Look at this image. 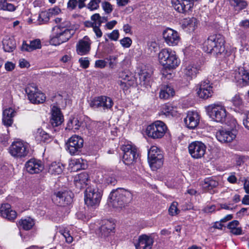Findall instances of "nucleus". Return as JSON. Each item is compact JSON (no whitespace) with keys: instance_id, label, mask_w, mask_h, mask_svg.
<instances>
[{"instance_id":"obj_1","label":"nucleus","mask_w":249,"mask_h":249,"mask_svg":"<svg viewBox=\"0 0 249 249\" xmlns=\"http://www.w3.org/2000/svg\"><path fill=\"white\" fill-rule=\"evenodd\" d=\"M225 38L220 34H213L209 36L203 44V50L215 56L221 54L225 50Z\"/></svg>"},{"instance_id":"obj_2","label":"nucleus","mask_w":249,"mask_h":249,"mask_svg":"<svg viewBox=\"0 0 249 249\" xmlns=\"http://www.w3.org/2000/svg\"><path fill=\"white\" fill-rule=\"evenodd\" d=\"M109 198L111 200L113 207L122 209L127 206L131 202L133 195L127 190L118 188L110 193Z\"/></svg>"},{"instance_id":"obj_3","label":"nucleus","mask_w":249,"mask_h":249,"mask_svg":"<svg viewBox=\"0 0 249 249\" xmlns=\"http://www.w3.org/2000/svg\"><path fill=\"white\" fill-rule=\"evenodd\" d=\"M160 63L166 69H176L180 63V60L176 52L170 49H162L159 53Z\"/></svg>"},{"instance_id":"obj_4","label":"nucleus","mask_w":249,"mask_h":249,"mask_svg":"<svg viewBox=\"0 0 249 249\" xmlns=\"http://www.w3.org/2000/svg\"><path fill=\"white\" fill-rule=\"evenodd\" d=\"M208 115L214 121L224 123L227 117L225 107L220 103L211 104L206 107Z\"/></svg>"},{"instance_id":"obj_5","label":"nucleus","mask_w":249,"mask_h":249,"mask_svg":"<svg viewBox=\"0 0 249 249\" xmlns=\"http://www.w3.org/2000/svg\"><path fill=\"white\" fill-rule=\"evenodd\" d=\"M102 196V191L97 187H88L85 191L84 200L85 204L93 208L99 206Z\"/></svg>"},{"instance_id":"obj_6","label":"nucleus","mask_w":249,"mask_h":249,"mask_svg":"<svg viewBox=\"0 0 249 249\" xmlns=\"http://www.w3.org/2000/svg\"><path fill=\"white\" fill-rule=\"evenodd\" d=\"M167 129V126L163 122L157 121L147 126L145 133L150 138L160 139L164 136Z\"/></svg>"},{"instance_id":"obj_7","label":"nucleus","mask_w":249,"mask_h":249,"mask_svg":"<svg viewBox=\"0 0 249 249\" xmlns=\"http://www.w3.org/2000/svg\"><path fill=\"white\" fill-rule=\"evenodd\" d=\"M148 160L153 170H156L162 166L163 156L161 150L156 146H152L148 151Z\"/></svg>"},{"instance_id":"obj_8","label":"nucleus","mask_w":249,"mask_h":249,"mask_svg":"<svg viewBox=\"0 0 249 249\" xmlns=\"http://www.w3.org/2000/svg\"><path fill=\"white\" fill-rule=\"evenodd\" d=\"M121 150L123 151V160L124 163L129 165L133 164L139 157L137 148L131 143H127L121 146Z\"/></svg>"},{"instance_id":"obj_9","label":"nucleus","mask_w":249,"mask_h":249,"mask_svg":"<svg viewBox=\"0 0 249 249\" xmlns=\"http://www.w3.org/2000/svg\"><path fill=\"white\" fill-rule=\"evenodd\" d=\"M75 31H67L52 29L50 42L54 46L59 45L68 41L74 34Z\"/></svg>"},{"instance_id":"obj_10","label":"nucleus","mask_w":249,"mask_h":249,"mask_svg":"<svg viewBox=\"0 0 249 249\" xmlns=\"http://www.w3.org/2000/svg\"><path fill=\"white\" fill-rule=\"evenodd\" d=\"M25 92L29 100L33 104H41L46 100L45 94L38 89L35 84H28L25 88Z\"/></svg>"},{"instance_id":"obj_11","label":"nucleus","mask_w":249,"mask_h":249,"mask_svg":"<svg viewBox=\"0 0 249 249\" xmlns=\"http://www.w3.org/2000/svg\"><path fill=\"white\" fill-rule=\"evenodd\" d=\"M114 104L111 98L106 96L95 97L90 100L89 106L93 109H99L105 111L110 109Z\"/></svg>"},{"instance_id":"obj_12","label":"nucleus","mask_w":249,"mask_h":249,"mask_svg":"<svg viewBox=\"0 0 249 249\" xmlns=\"http://www.w3.org/2000/svg\"><path fill=\"white\" fill-rule=\"evenodd\" d=\"M10 154L15 158L26 157L28 153V145L23 141H17L12 142L9 148Z\"/></svg>"},{"instance_id":"obj_13","label":"nucleus","mask_w":249,"mask_h":249,"mask_svg":"<svg viewBox=\"0 0 249 249\" xmlns=\"http://www.w3.org/2000/svg\"><path fill=\"white\" fill-rule=\"evenodd\" d=\"M188 150L191 157L195 159L202 158L206 150V146L204 143L200 141L192 142L188 146Z\"/></svg>"},{"instance_id":"obj_14","label":"nucleus","mask_w":249,"mask_h":249,"mask_svg":"<svg viewBox=\"0 0 249 249\" xmlns=\"http://www.w3.org/2000/svg\"><path fill=\"white\" fill-rule=\"evenodd\" d=\"M83 139L76 135L71 136L66 142L67 150L71 155H77L83 146Z\"/></svg>"},{"instance_id":"obj_15","label":"nucleus","mask_w":249,"mask_h":249,"mask_svg":"<svg viewBox=\"0 0 249 249\" xmlns=\"http://www.w3.org/2000/svg\"><path fill=\"white\" fill-rule=\"evenodd\" d=\"M233 80L240 87H244L249 84V71L243 67L236 69L232 74Z\"/></svg>"},{"instance_id":"obj_16","label":"nucleus","mask_w":249,"mask_h":249,"mask_svg":"<svg viewBox=\"0 0 249 249\" xmlns=\"http://www.w3.org/2000/svg\"><path fill=\"white\" fill-rule=\"evenodd\" d=\"M208 80L201 81L196 87V91L199 98L206 99L213 94V87Z\"/></svg>"},{"instance_id":"obj_17","label":"nucleus","mask_w":249,"mask_h":249,"mask_svg":"<svg viewBox=\"0 0 249 249\" xmlns=\"http://www.w3.org/2000/svg\"><path fill=\"white\" fill-rule=\"evenodd\" d=\"M172 3L176 11L184 14L191 12L194 6L192 0H172Z\"/></svg>"},{"instance_id":"obj_18","label":"nucleus","mask_w":249,"mask_h":249,"mask_svg":"<svg viewBox=\"0 0 249 249\" xmlns=\"http://www.w3.org/2000/svg\"><path fill=\"white\" fill-rule=\"evenodd\" d=\"M73 194L68 191L54 193L52 199L57 205L65 206L72 201Z\"/></svg>"},{"instance_id":"obj_19","label":"nucleus","mask_w":249,"mask_h":249,"mask_svg":"<svg viewBox=\"0 0 249 249\" xmlns=\"http://www.w3.org/2000/svg\"><path fill=\"white\" fill-rule=\"evenodd\" d=\"M162 35L165 42L170 46L177 45L180 39L178 33L171 28L166 29Z\"/></svg>"},{"instance_id":"obj_20","label":"nucleus","mask_w":249,"mask_h":249,"mask_svg":"<svg viewBox=\"0 0 249 249\" xmlns=\"http://www.w3.org/2000/svg\"><path fill=\"white\" fill-rule=\"evenodd\" d=\"M26 171L30 174H38L44 169L42 162L36 159H31L25 165Z\"/></svg>"},{"instance_id":"obj_21","label":"nucleus","mask_w":249,"mask_h":249,"mask_svg":"<svg viewBox=\"0 0 249 249\" xmlns=\"http://www.w3.org/2000/svg\"><path fill=\"white\" fill-rule=\"evenodd\" d=\"M91 41L89 38L85 36L83 39H80L76 46V53L80 55H86L90 50Z\"/></svg>"},{"instance_id":"obj_22","label":"nucleus","mask_w":249,"mask_h":249,"mask_svg":"<svg viewBox=\"0 0 249 249\" xmlns=\"http://www.w3.org/2000/svg\"><path fill=\"white\" fill-rule=\"evenodd\" d=\"M200 116L196 111H188L184 122L186 127L189 129L195 128L199 124Z\"/></svg>"},{"instance_id":"obj_23","label":"nucleus","mask_w":249,"mask_h":249,"mask_svg":"<svg viewBox=\"0 0 249 249\" xmlns=\"http://www.w3.org/2000/svg\"><path fill=\"white\" fill-rule=\"evenodd\" d=\"M51 114L50 123L53 126H58L63 122L64 117L59 107L53 105L52 107Z\"/></svg>"},{"instance_id":"obj_24","label":"nucleus","mask_w":249,"mask_h":249,"mask_svg":"<svg viewBox=\"0 0 249 249\" xmlns=\"http://www.w3.org/2000/svg\"><path fill=\"white\" fill-rule=\"evenodd\" d=\"M153 242V239L150 236L142 234L139 237L135 246L136 249H151Z\"/></svg>"},{"instance_id":"obj_25","label":"nucleus","mask_w":249,"mask_h":249,"mask_svg":"<svg viewBox=\"0 0 249 249\" xmlns=\"http://www.w3.org/2000/svg\"><path fill=\"white\" fill-rule=\"evenodd\" d=\"M216 137L217 140L222 143H229L235 138L236 134L233 131L221 129L216 133Z\"/></svg>"},{"instance_id":"obj_26","label":"nucleus","mask_w":249,"mask_h":249,"mask_svg":"<svg viewBox=\"0 0 249 249\" xmlns=\"http://www.w3.org/2000/svg\"><path fill=\"white\" fill-rule=\"evenodd\" d=\"M119 77L122 78L123 81H118V84L123 89H126L134 84L135 78L129 73L122 71L119 73Z\"/></svg>"},{"instance_id":"obj_27","label":"nucleus","mask_w":249,"mask_h":249,"mask_svg":"<svg viewBox=\"0 0 249 249\" xmlns=\"http://www.w3.org/2000/svg\"><path fill=\"white\" fill-rule=\"evenodd\" d=\"M115 227V224L113 221L109 220H103L100 228L101 235L105 237L113 233Z\"/></svg>"},{"instance_id":"obj_28","label":"nucleus","mask_w":249,"mask_h":249,"mask_svg":"<svg viewBox=\"0 0 249 249\" xmlns=\"http://www.w3.org/2000/svg\"><path fill=\"white\" fill-rule=\"evenodd\" d=\"M0 214L3 217L9 220H13L17 217V213L11 209L8 203L2 204L0 207Z\"/></svg>"},{"instance_id":"obj_29","label":"nucleus","mask_w":249,"mask_h":249,"mask_svg":"<svg viewBox=\"0 0 249 249\" xmlns=\"http://www.w3.org/2000/svg\"><path fill=\"white\" fill-rule=\"evenodd\" d=\"M199 68L195 64H189L183 69V76L187 80H191L196 76Z\"/></svg>"},{"instance_id":"obj_30","label":"nucleus","mask_w":249,"mask_h":249,"mask_svg":"<svg viewBox=\"0 0 249 249\" xmlns=\"http://www.w3.org/2000/svg\"><path fill=\"white\" fill-rule=\"evenodd\" d=\"M89 176L87 173L83 172L74 177V183L75 187L81 190L88 184Z\"/></svg>"},{"instance_id":"obj_31","label":"nucleus","mask_w":249,"mask_h":249,"mask_svg":"<svg viewBox=\"0 0 249 249\" xmlns=\"http://www.w3.org/2000/svg\"><path fill=\"white\" fill-rule=\"evenodd\" d=\"M55 22L57 25L53 27V29L60 30H67V31H74L71 22L67 19H63L62 18H56L54 19Z\"/></svg>"},{"instance_id":"obj_32","label":"nucleus","mask_w":249,"mask_h":249,"mask_svg":"<svg viewBox=\"0 0 249 249\" xmlns=\"http://www.w3.org/2000/svg\"><path fill=\"white\" fill-rule=\"evenodd\" d=\"M29 44L27 43L25 41L22 43L21 50L27 52H32L41 48V41L39 39H35L30 40Z\"/></svg>"},{"instance_id":"obj_33","label":"nucleus","mask_w":249,"mask_h":249,"mask_svg":"<svg viewBox=\"0 0 249 249\" xmlns=\"http://www.w3.org/2000/svg\"><path fill=\"white\" fill-rule=\"evenodd\" d=\"M219 185L218 181L213 178H208L204 179L201 183V185L203 189L210 192L212 193V191L214 188L217 187Z\"/></svg>"},{"instance_id":"obj_34","label":"nucleus","mask_w":249,"mask_h":249,"mask_svg":"<svg viewBox=\"0 0 249 249\" xmlns=\"http://www.w3.org/2000/svg\"><path fill=\"white\" fill-rule=\"evenodd\" d=\"M198 21L196 18H186L184 19L182 26L189 32H194L197 27Z\"/></svg>"},{"instance_id":"obj_35","label":"nucleus","mask_w":249,"mask_h":249,"mask_svg":"<svg viewBox=\"0 0 249 249\" xmlns=\"http://www.w3.org/2000/svg\"><path fill=\"white\" fill-rule=\"evenodd\" d=\"M2 45L4 51L8 53L12 52L16 47L15 40L7 36L3 38Z\"/></svg>"},{"instance_id":"obj_36","label":"nucleus","mask_w":249,"mask_h":249,"mask_svg":"<svg viewBox=\"0 0 249 249\" xmlns=\"http://www.w3.org/2000/svg\"><path fill=\"white\" fill-rule=\"evenodd\" d=\"M140 84L145 88L150 86L151 73L146 70H142L139 73Z\"/></svg>"},{"instance_id":"obj_37","label":"nucleus","mask_w":249,"mask_h":249,"mask_svg":"<svg viewBox=\"0 0 249 249\" xmlns=\"http://www.w3.org/2000/svg\"><path fill=\"white\" fill-rule=\"evenodd\" d=\"M34 135L36 140L37 142H48L51 140V137L49 134L46 133L41 128H38L34 132Z\"/></svg>"},{"instance_id":"obj_38","label":"nucleus","mask_w":249,"mask_h":249,"mask_svg":"<svg viewBox=\"0 0 249 249\" xmlns=\"http://www.w3.org/2000/svg\"><path fill=\"white\" fill-rule=\"evenodd\" d=\"M229 4L236 11H241L245 9L248 3L245 0H227Z\"/></svg>"},{"instance_id":"obj_39","label":"nucleus","mask_w":249,"mask_h":249,"mask_svg":"<svg viewBox=\"0 0 249 249\" xmlns=\"http://www.w3.org/2000/svg\"><path fill=\"white\" fill-rule=\"evenodd\" d=\"M174 89L169 85L163 86L160 93V97L161 99H167L174 95Z\"/></svg>"},{"instance_id":"obj_40","label":"nucleus","mask_w":249,"mask_h":249,"mask_svg":"<svg viewBox=\"0 0 249 249\" xmlns=\"http://www.w3.org/2000/svg\"><path fill=\"white\" fill-rule=\"evenodd\" d=\"M82 124V122H80L77 117H71L67 123L66 129L69 130H73L75 132L79 129Z\"/></svg>"},{"instance_id":"obj_41","label":"nucleus","mask_w":249,"mask_h":249,"mask_svg":"<svg viewBox=\"0 0 249 249\" xmlns=\"http://www.w3.org/2000/svg\"><path fill=\"white\" fill-rule=\"evenodd\" d=\"M63 168L62 163L53 162L49 166L48 172L52 175H59L62 172Z\"/></svg>"},{"instance_id":"obj_42","label":"nucleus","mask_w":249,"mask_h":249,"mask_svg":"<svg viewBox=\"0 0 249 249\" xmlns=\"http://www.w3.org/2000/svg\"><path fill=\"white\" fill-rule=\"evenodd\" d=\"M35 223L33 219L27 217L24 219H21L19 221V225L25 230H29L34 225Z\"/></svg>"},{"instance_id":"obj_43","label":"nucleus","mask_w":249,"mask_h":249,"mask_svg":"<svg viewBox=\"0 0 249 249\" xmlns=\"http://www.w3.org/2000/svg\"><path fill=\"white\" fill-rule=\"evenodd\" d=\"M117 182L114 176L112 174H105L103 176V178L101 180V183L105 185H114Z\"/></svg>"},{"instance_id":"obj_44","label":"nucleus","mask_w":249,"mask_h":249,"mask_svg":"<svg viewBox=\"0 0 249 249\" xmlns=\"http://www.w3.org/2000/svg\"><path fill=\"white\" fill-rule=\"evenodd\" d=\"M0 7L3 10L9 11H14L16 9V7L13 4L8 3L6 0H0Z\"/></svg>"},{"instance_id":"obj_45","label":"nucleus","mask_w":249,"mask_h":249,"mask_svg":"<svg viewBox=\"0 0 249 249\" xmlns=\"http://www.w3.org/2000/svg\"><path fill=\"white\" fill-rule=\"evenodd\" d=\"M161 112L166 116H173L175 115L174 108L170 105L165 104L162 107Z\"/></svg>"},{"instance_id":"obj_46","label":"nucleus","mask_w":249,"mask_h":249,"mask_svg":"<svg viewBox=\"0 0 249 249\" xmlns=\"http://www.w3.org/2000/svg\"><path fill=\"white\" fill-rule=\"evenodd\" d=\"M50 17L49 12H41L38 17V21L39 24L47 22L49 20Z\"/></svg>"},{"instance_id":"obj_47","label":"nucleus","mask_w":249,"mask_h":249,"mask_svg":"<svg viewBox=\"0 0 249 249\" xmlns=\"http://www.w3.org/2000/svg\"><path fill=\"white\" fill-rule=\"evenodd\" d=\"M101 16L99 14L96 13L91 17V20L93 21L92 22H89L90 26H101V22L100 19Z\"/></svg>"},{"instance_id":"obj_48","label":"nucleus","mask_w":249,"mask_h":249,"mask_svg":"<svg viewBox=\"0 0 249 249\" xmlns=\"http://www.w3.org/2000/svg\"><path fill=\"white\" fill-rule=\"evenodd\" d=\"M101 2V0H91L88 3L87 7L90 11L96 10L99 8V4Z\"/></svg>"},{"instance_id":"obj_49","label":"nucleus","mask_w":249,"mask_h":249,"mask_svg":"<svg viewBox=\"0 0 249 249\" xmlns=\"http://www.w3.org/2000/svg\"><path fill=\"white\" fill-rule=\"evenodd\" d=\"M178 203L177 202H173L170 205L168 211L169 214L172 215H176L178 213L179 210L178 208Z\"/></svg>"},{"instance_id":"obj_50","label":"nucleus","mask_w":249,"mask_h":249,"mask_svg":"<svg viewBox=\"0 0 249 249\" xmlns=\"http://www.w3.org/2000/svg\"><path fill=\"white\" fill-rule=\"evenodd\" d=\"M60 232L65 238L66 242L68 243H71L73 241V237L70 233L69 231L64 229L61 230Z\"/></svg>"},{"instance_id":"obj_51","label":"nucleus","mask_w":249,"mask_h":249,"mask_svg":"<svg viewBox=\"0 0 249 249\" xmlns=\"http://www.w3.org/2000/svg\"><path fill=\"white\" fill-rule=\"evenodd\" d=\"M102 8L107 14H109L112 12L113 8L112 5L107 1H104L102 3Z\"/></svg>"},{"instance_id":"obj_52","label":"nucleus","mask_w":249,"mask_h":249,"mask_svg":"<svg viewBox=\"0 0 249 249\" xmlns=\"http://www.w3.org/2000/svg\"><path fill=\"white\" fill-rule=\"evenodd\" d=\"M16 112L14 109L9 107L5 109L3 113V116L13 118L15 116Z\"/></svg>"},{"instance_id":"obj_53","label":"nucleus","mask_w":249,"mask_h":249,"mask_svg":"<svg viewBox=\"0 0 249 249\" xmlns=\"http://www.w3.org/2000/svg\"><path fill=\"white\" fill-rule=\"evenodd\" d=\"M121 44L124 48H129L132 44V40L130 37H125L120 40Z\"/></svg>"},{"instance_id":"obj_54","label":"nucleus","mask_w":249,"mask_h":249,"mask_svg":"<svg viewBox=\"0 0 249 249\" xmlns=\"http://www.w3.org/2000/svg\"><path fill=\"white\" fill-rule=\"evenodd\" d=\"M80 66L84 69H87L89 67V61L88 57H81L78 60Z\"/></svg>"},{"instance_id":"obj_55","label":"nucleus","mask_w":249,"mask_h":249,"mask_svg":"<svg viewBox=\"0 0 249 249\" xmlns=\"http://www.w3.org/2000/svg\"><path fill=\"white\" fill-rule=\"evenodd\" d=\"M106 35L111 40L117 41L119 37V31L114 30L111 33L107 34Z\"/></svg>"},{"instance_id":"obj_56","label":"nucleus","mask_w":249,"mask_h":249,"mask_svg":"<svg viewBox=\"0 0 249 249\" xmlns=\"http://www.w3.org/2000/svg\"><path fill=\"white\" fill-rule=\"evenodd\" d=\"M233 105L236 107H240L242 105V100L239 95H236L231 100Z\"/></svg>"},{"instance_id":"obj_57","label":"nucleus","mask_w":249,"mask_h":249,"mask_svg":"<svg viewBox=\"0 0 249 249\" xmlns=\"http://www.w3.org/2000/svg\"><path fill=\"white\" fill-rule=\"evenodd\" d=\"M107 62L105 60H97L95 62V67L103 69L107 66Z\"/></svg>"},{"instance_id":"obj_58","label":"nucleus","mask_w":249,"mask_h":249,"mask_svg":"<svg viewBox=\"0 0 249 249\" xmlns=\"http://www.w3.org/2000/svg\"><path fill=\"white\" fill-rule=\"evenodd\" d=\"M2 122L7 126H11L13 123V118L3 116Z\"/></svg>"},{"instance_id":"obj_59","label":"nucleus","mask_w":249,"mask_h":249,"mask_svg":"<svg viewBox=\"0 0 249 249\" xmlns=\"http://www.w3.org/2000/svg\"><path fill=\"white\" fill-rule=\"evenodd\" d=\"M100 26H91L93 28V31L95 33L96 36L97 38H100L103 35L102 32L101 31V29H100Z\"/></svg>"},{"instance_id":"obj_60","label":"nucleus","mask_w":249,"mask_h":249,"mask_svg":"<svg viewBox=\"0 0 249 249\" xmlns=\"http://www.w3.org/2000/svg\"><path fill=\"white\" fill-rule=\"evenodd\" d=\"M239 223L237 220H233L230 222L228 225V228L230 230V231L235 229L238 227V225Z\"/></svg>"},{"instance_id":"obj_61","label":"nucleus","mask_w":249,"mask_h":249,"mask_svg":"<svg viewBox=\"0 0 249 249\" xmlns=\"http://www.w3.org/2000/svg\"><path fill=\"white\" fill-rule=\"evenodd\" d=\"M51 16L53 15H56L58 14L60 12L61 10L58 7H55L53 8H50L48 11Z\"/></svg>"},{"instance_id":"obj_62","label":"nucleus","mask_w":249,"mask_h":249,"mask_svg":"<svg viewBox=\"0 0 249 249\" xmlns=\"http://www.w3.org/2000/svg\"><path fill=\"white\" fill-rule=\"evenodd\" d=\"M82 160L81 159H73L71 160V164L73 166H76V169L78 170L81 167V162Z\"/></svg>"},{"instance_id":"obj_63","label":"nucleus","mask_w":249,"mask_h":249,"mask_svg":"<svg viewBox=\"0 0 249 249\" xmlns=\"http://www.w3.org/2000/svg\"><path fill=\"white\" fill-rule=\"evenodd\" d=\"M15 65L11 62H7L5 64V69L7 71H11L15 69Z\"/></svg>"},{"instance_id":"obj_64","label":"nucleus","mask_w":249,"mask_h":249,"mask_svg":"<svg viewBox=\"0 0 249 249\" xmlns=\"http://www.w3.org/2000/svg\"><path fill=\"white\" fill-rule=\"evenodd\" d=\"M243 124L244 126L249 130V112L246 115V118L243 119Z\"/></svg>"}]
</instances>
